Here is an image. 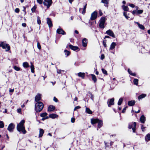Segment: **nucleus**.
Masks as SVG:
<instances>
[{
  "mask_svg": "<svg viewBox=\"0 0 150 150\" xmlns=\"http://www.w3.org/2000/svg\"><path fill=\"white\" fill-rule=\"evenodd\" d=\"M145 127H144L143 125L142 126V129L143 131H144V129Z\"/></svg>",
  "mask_w": 150,
  "mask_h": 150,
  "instance_id": "0e129e2a",
  "label": "nucleus"
},
{
  "mask_svg": "<svg viewBox=\"0 0 150 150\" xmlns=\"http://www.w3.org/2000/svg\"><path fill=\"white\" fill-rule=\"evenodd\" d=\"M23 65L24 68H27L29 67L28 63L27 62H23Z\"/></svg>",
  "mask_w": 150,
  "mask_h": 150,
  "instance_id": "cd10ccee",
  "label": "nucleus"
},
{
  "mask_svg": "<svg viewBox=\"0 0 150 150\" xmlns=\"http://www.w3.org/2000/svg\"><path fill=\"white\" fill-rule=\"evenodd\" d=\"M86 113H87L91 114L92 113V111L89 108L87 107L86 108Z\"/></svg>",
  "mask_w": 150,
  "mask_h": 150,
  "instance_id": "c85d7f7f",
  "label": "nucleus"
},
{
  "mask_svg": "<svg viewBox=\"0 0 150 150\" xmlns=\"http://www.w3.org/2000/svg\"><path fill=\"white\" fill-rule=\"evenodd\" d=\"M116 45V44L115 42H113L111 44L110 49V50H112L114 49Z\"/></svg>",
  "mask_w": 150,
  "mask_h": 150,
  "instance_id": "5701e85b",
  "label": "nucleus"
},
{
  "mask_svg": "<svg viewBox=\"0 0 150 150\" xmlns=\"http://www.w3.org/2000/svg\"><path fill=\"white\" fill-rule=\"evenodd\" d=\"M143 12V10H137V13L138 14H141Z\"/></svg>",
  "mask_w": 150,
  "mask_h": 150,
  "instance_id": "37998d69",
  "label": "nucleus"
},
{
  "mask_svg": "<svg viewBox=\"0 0 150 150\" xmlns=\"http://www.w3.org/2000/svg\"><path fill=\"white\" fill-rule=\"evenodd\" d=\"M15 126L12 123H11L8 125L7 128V130L10 132H13L14 128Z\"/></svg>",
  "mask_w": 150,
  "mask_h": 150,
  "instance_id": "1a4fd4ad",
  "label": "nucleus"
},
{
  "mask_svg": "<svg viewBox=\"0 0 150 150\" xmlns=\"http://www.w3.org/2000/svg\"><path fill=\"white\" fill-rule=\"evenodd\" d=\"M134 84L137 85L138 83V80L137 79H135L133 81Z\"/></svg>",
  "mask_w": 150,
  "mask_h": 150,
  "instance_id": "4c0bfd02",
  "label": "nucleus"
},
{
  "mask_svg": "<svg viewBox=\"0 0 150 150\" xmlns=\"http://www.w3.org/2000/svg\"><path fill=\"white\" fill-rule=\"evenodd\" d=\"M26 24L25 23H23L22 24V25L24 27H25L26 26Z\"/></svg>",
  "mask_w": 150,
  "mask_h": 150,
  "instance_id": "69168bd1",
  "label": "nucleus"
},
{
  "mask_svg": "<svg viewBox=\"0 0 150 150\" xmlns=\"http://www.w3.org/2000/svg\"><path fill=\"white\" fill-rule=\"evenodd\" d=\"M44 133V131L43 129H39V137H41L43 135Z\"/></svg>",
  "mask_w": 150,
  "mask_h": 150,
  "instance_id": "f3484780",
  "label": "nucleus"
},
{
  "mask_svg": "<svg viewBox=\"0 0 150 150\" xmlns=\"http://www.w3.org/2000/svg\"><path fill=\"white\" fill-rule=\"evenodd\" d=\"M25 121L24 120H22L21 122L18 124L17 126V130L19 132H21L23 134H25L26 133V131L25 129L24 123Z\"/></svg>",
  "mask_w": 150,
  "mask_h": 150,
  "instance_id": "f257e3e1",
  "label": "nucleus"
},
{
  "mask_svg": "<svg viewBox=\"0 0 150 150\" xmlns=\"http://www.w3.org/2000/svg\"><path fill=\"white\" fill-rule=\"evenodd\" d=\"M127 108V107H126L124 108V109H123L122 111V113H124L125 111Z\"/></svg>",
  "mask_w": 150,
  "mask_h": 150,
  "instance_id": "13d9d810",
  "label": "nucleus"
},
{
  "mask_svg": "<svg viewBox=\"0 0 150 150\" xmlns=\"http://www.w3.org/2000/svg\"><path fill=\"white\" fill-rule=\"evenodd\" d=\"M57 32L59 34H61L62 35H64L66 34L65 32L61 28L57 29Z\"/></svg>",
  "mask_w": 150,
  "mask_h": 150,
  "instance_id": "f8f14e48",
  "label": "nucleus"
},
{
  "mask_svg": "<svg viewBox=\"0 0 150 150\" xmlns=\"http://www.w3.org/2000/svg\"><path fill=\"white\" fill-rule=\"evenodd\" d=\"M13 68L15 70L17 71H19L20 70V68L16 66H14Z\"/></svg>",
  "mask_w": 150,
  "mask_h": 150,
  "instance_id": "a19ab883",
  "label": "nucleus"
},
{
  "mask_svg": "<svg viewBox=\"0 0 150 150\" xmlns=\"http://www.w3.org/2000/svg\"><path fill=\"white\" fill-rule=\"evenodd\" d=\"M145 140L147 142L150 140V134H148L145 137Z\"/></svg>",
  "mask_w": 150,
  "mask_h": 150,
  "instance_id": "a878e982",
  "label": "nucleus"
},
{
  "mask_svg": "<svg viewBox=\"0 0 150 150\" xmlns=\"http://www.w3.org/2000/svg\"><path fill=\"white\" fill-rule=\"evenodd\" d=\"M146 96V95L145 94H142V95L139 96L138 97L139 100L143 98Z\"/></svg>",
  "mask_w": 150,
  "mask_h": 150,
  "instance_id": "bb28decb",
  "label": "nucleus"
},
{
  "mask_svg": "<svg viewBox=\"0 0 150 150\" xmlns=\"http://www.w3.org/2000/svg\"><path fill=\"white\" fill-rule=\"evenodd\" d=\"M47 23L49 28L52 26V24L50 19L49 18H47Z\"/></svg>",
  "mask_w": 150,
  "mask_h": 150,
  "instance_id": "ddd939ff",
  "label": "nucleus"
},
{
  "mask_svg": "<svg viewBox=\"0 0 150 150\" xmlns=\"http://www.w3.org/2000/svg\"><path fill=\"white\" fill-rule=\"evenodd\" d=\"M14 91V89H9V92H13Z\"/></svg>",
  "mask_w": 150,
  "mask_h": 150,
  "instance_id": "338daca9",
  "label": "nucleus"
},
{
  "mask_svg": "<svg viewBox=\"0 0 150 150\" xmlns=\"http://www.w3.org/2000/svg\"><path fill=\"white\" fill-rule=\"evenodd\" d=\"M36 7L35 6H34L32 8H31V11L33 13H34L35 12L36 9Z\"/></svg>",
  "mask_w": 150,
  "mask_h": 150,
  "instance_id": "79ce46f5",
  "label": "nucleus"
},
{
  "mask_svg": "<svg viewBox=\"0 0 150 150\" xmlns=\"http://www.w3.org/2000/svg\"><path fill=\"white\" fill-rule=\"evenodd\" d=\"M105 57L104 54H102L101 55L100 59L101 60H103L104 58Z\"/></svg>",
  "mask_w": 150,
  "mask_h": 150,
  "instance_id": "4d7b16f0",
  "label": "nucleus"
},
{
  "mask_svg": "<svg viewBox=\"0 0 150 150\" xmlns=\"http://www.w3.org/2000/svg\"><path fill=\"white\" fill-rule=\"evenodd\" d=\"M93 98H94V96H93L92 94H91V99L92 100H93Z\"/></svg>",
  "mask_w": 150,
  "mask_h": 150,
  "instance_id": "774afa93",
  "label": "nucleus"
},
{
  "mask_svg": "<svg viewBox=\"0 0 150 150\" xmlns=\"http://www.w3.org/2000/svg\"><path fill=\"white\" fill-rule=\"evenodd\" d=\"M41 99V95L40 94H38L35 97V101L37 102H38Z\"/></svg>",
  "mask_w": 150,
  "mask_h": 150,
  "instance_id": "dca6fc26",
  "label": "nucleus"
},
{
  "mask_svg": "<svg viewBox=\"0 0 150 150\" xmlns=\"http://www.w3.org/2000/svg\"><path fill=\"white\" fill-rule=\"evenodd\" d=\"M49 117L52 119L57 118L58 117V115H57L54 114H52L49 115Z\"/></svg>",
  "mask_w": 150,
  "mask_h": 150,
  "instance_id": "412c9836",
  "label": "nucleus"
},
{
  "mask_svg": "<svg viewBox=\"0 0 150 150\" xmlns=\"http://www.w3.org/2000/svg\"><path fill=\"white\" fill-rule=\"evenodd\" d=\"M106 33L108 35L112 37L113 38H115V36L113 32L110 30H109L106 31Z\"/></svg>",
  "mask_w": 150,
  "mask_h": 150,
  "instance_id": "9b49d317",
  "label": "nucleus"
},
{
  "mask_svg": "<svg viewBox=\"0 0 150 150\" xmlns=\"http://www.w3.org/2000/svg\"><path fill=\"white\" fill-rule=\"evenodd\" d=\"M37 22L39 24H40L41 23V21L40 20V18L39 16H38L37 17Z\"/></svg>",
  "mask_w": 150,
  "mask_h": 150,
  "instance_id": "c03bdc74",
  "label": "nucleus"
},
{
  "mask_svg": "<svg viewBox=\"0 0 150 150\" xmlns=\"http://www.w3.org/2000/svg\"><path fill=\"white\" fill-rule=\"evenodd\" d=\"M98 13L97 12L94 11L92 13L91 15L90 19L91 20H93L96 19L97 17Z\"/></svg>",
  "mask_w": 150,
  "mask_h": 150,
  "instance_id": "6e6552de",
  "label": "nucleus"
},
{
  "mask_svg": "<svg viewBox=\"0 0 150 150\" xmlns=\"http://www.w3.org/2000/svg\"><path fill=\"white\" fill-rule=\"evenodd\" d=\"M52 0H45L43 2V4L45 6H46L48 8L51 5Z\"/></svg>",
  "mask_w": 150,
  "mask_h": 150,
  "instance_id": "0eeeda50",
  "label": "nucleus"
},
{
  "mask_svg": "<svg viewBox=\"0 0 150 150\" xmlns=\"http://www.w3.org/2000/svg\"><path fill=\"white\" fill-rule=\"evenodd\" d=\"M136 125V122H133L130 123L129 124L128 128L130 129H132L133 130V132H135V128Z\"/></svg>",
  "mask_w": 150,
  "mask_h": 150,
  "instance_id": "423d86ee",
  "label": "nucleus"
},
{
  "mask_svg": "<svg viewBox=\"0 0 150 150\" xmlns=\"http://www.w3.org/2000/svg\"><path fill=\"white\" fill-rule=\"evenodd\" d=\"M47 114L46 112H44L40 114V116L42 117H45L47 116Z\"/></svg>",
  "mask_w": 150,
  "mask_h": 150,
  "instance_id": "2f4dec72",
  "label": "nucleus"
},
{
  "mask_svg": "<svg viewBox=\"0 0 150 150\" xmlns=\"http://www.w3.org/2000/svg\"><path fill=\"white\" fill-rule=\"evenodd\" d=\"M63 71V70H61L57 69V72L58 74H60L61 72V71Z\"/></svg>",
  "mask_w": 150,
  "mask_h": 150,
  "instance_id": "6e6d98bb",
  "label": "nucleus"
},
{
  "mask_svg": "<svg viewBox=\"0 0 150 150\" xmlns=\"http://www.w3.org/2000/svg\"><path fill=\"white\" fill-rule=\"evenodd\" d=\"M31 63V64L30 66L31 71L33 73L34 72V67L33 65L32 64V63Z\"/></svg>",
  "mask_w": 150,
  "mask_h": 150,
  "instance_id": "473e14b6",
  "label": "nucleus"
},
{
  "mask_svg": "<svg viewBox=\"0 0 150 150\" xmlns=\"http://www.w3.org/2000/svg\"><path fill=\"white\" fill-rule=\"evenodd\" d=\"M122 7L124 11H128L129 10V8L127 6L123 5Z\"/></svg>",
  "mask_w": 150,
  "mask_h": 150,
  "instance_id": "c756f323",
  "label": "nucleus"
},
{
  "mask_svg": "<svg viewBox=\"0 0 150 150\" xmlns=\"http://www.w3.org/2000/svg\"><path fill=\"white\" fill-rule=\"evenodd\" d=\"M37 2L40 4H41L42 3V0H36Z\"/></svg>",
  "mask_w": 150,
  "mask_h": 150,
  "instance_id": "de8ad7c7",
  "label": "nucleus"
},
{
  "mask_svg": "<svg viewBox=\"0 0 150 150\" xmlns=\"http://www.w3.org/2000/svg\"><path fill=\"white\" fill-rule=\"evenodd\" d=\"M43 107L44 105L42 102H38L35 105V110L37 112H40L42 111Z\"/></svg>",
  "mask_w": 150,
  "mask_h": 150,
  "instance_id": "f03ea898",
  "label": "nucleus"
},
{
  "mask_svg": "<svg viewBox=\"0 0 150 150\" xmlns=\"http://www.w3.org/2000/svg\"><path fill=\"white\" fill-rule=\"evenodd\" d=\"M78 75L79 77H81L82 79L84 78L85 74L84 73L79 72L78 74Z\"/></svg>",
  "mask_w": 150,
  "mask_h": 150,
  "instance_id": "4be33fe9",
  "label": "nucleus"
},
{
  "mask_svg": "<svg viewBox=\"0 0 150 150\" xmlns=\"http://www.w3.org/2000/svg\"><path fill=\"white\" fill-rule=\"evenodd\" d=\"M114 98H112L108 100L107 104L109 107H110L111 105L114 104Z\"/></svg>",
  "mask_w": 150,
  "mask_h": 150,
  "instance_id": "9d476101",
  "label": "nucleus"
},
{
  "mask_svg": "<svg viewBox=\"0 0 150 150\" xmlns=\"http://www.w3.org/2000/svg\"><path fill=\"white\" fill-rule=\"evenodd\" d=\"M91 122L92 124H94L98 123V128H100L103 125L102 121L99 120L98 119H91Z\"/></svg>",
  "mask_w": 150,
  "mask_h": 150,
  "instance_id": "7ed1b4c3",
  "label": "nucleus"
},
{
  "mask_svg": "<svg viewBox=\"0 0 150 150\" xmlns=\"http://www.w3.org/2000/svg\"><path fill=\"white\" fill-rule=\"evenodd\" d=\"M19 9L18 8H16L15 9V11L16 13H18L19 11Z\"/></svg>",
  "mask_w": 150,
  "mask_h": 150,
  "instance_id": "864d4df0",
  "label": "nucleus"
},
{
  "mask_svg": "<svg viewBox=\"0 0 150 150\" xmlns=\"http://www.w3.org/2000/svg\"><path fill=\"white\" fill-rule=\"evenodd\" d=\"M136 23L137 24L140 28L142 30H144V27L143 25L140 24L138 22H137Z\"/></svg>",
  "mask_w": 150,
  "mask_h": 150,
  "instance_id": "b1692460",
  "label": "nucleus"
},
{
  "mask_svg": "<svg viewBox=\"0 0 150 150\" xmlns=\"http://www.w3.org/2000/svg\"><path fill=\"white\" fill-rule=\"evenodd\" d=\"M53 100L54 101L56 102L58 101L57 99L55 97H54Z\"/></svg>",
  "mask_w": 150,
  "mask_h": 150,
  "instance_id": "bf43d9fd",
  "label": "nucleus"
},
{
  "mask_svg": "<svg viewBox=\"0 0 150 150\" xmlns=\"http://www.w3.org/2000/svg\"><path fill=\"white\" fill-rule=\"evenodd\" d=\"M48 118H49L48 117V116H47V117H44V118H42V120H45V119H47Z\"/></svg>",
  "mask_w": 150,
  "mask_h": 150,
  "instance_id": "052dcab7",
  "label": "nucleus"
},
{
  "mask_svg": "<svg viewBox=\"0 0 150 150\" xmlns=\"http://www.w3.org/2000/svg\"><path fill=\"white\" fill-rule=\"evenodd\" d=\"M123 15L127 19H128L129 17L127 16V12H124L123 13Z\"/></svg>",
  "mask_w": 150,
  "mask_h": 150,
  "instance_id": "a18cd8bd",
  "label": "nucleus"
},
{
  "mask_svg": "<svg viewBox=\"0 0 150 150\" xmlns=\"http://www.w3.org/2000/svg\"><path fill=\"white\" fill-rule=\"evenodd\" d=\"M69 47L70 49L74 51L77 50V51H78L79 50L78 47L77 46H74L70 45H69Z\"/></svg>",
  "mask_w": 150,
  "mask_h": 150,
  "instance_id": "4468645a",
  "label": "nucleus"
},
{
  "mask_svg": "<svg viewBox=\"0 0 150 150\" xmlns=\"http://www.w3.org/2000/svg\"><path fill=\"white\" fill-rule=\"evenodd\" d=\"M135 103V101L134 100L129 101L128 103V105L130 106H133Z\"/></svg>",
  "mask_w": 150,
  "mask_h": 150,
  "instance_id": "6ab92c4d",
  "label": "nucleus"
},
{
  "mask_svg": "<svg viewBox=\"0 0 150 150\" xmlns=\"http://www.w3.org/2000/svg\"><path fill=\"white\" fill-rule=\"evenodd\" d=\"M103 45L104 46L106 47H107V45L106 44V42L105 41H103Z\"/></svg>",
  "mask_w": 150,
  "mask_h": 150,
  "instance_id": "09e8293b",
  "label": "nucleus"
},
{
  "mask_svg": "<svg viewBox=\"0 0 150 150\" xmlns=\"http://www.w3.org/2000/svg\"><path fill=\"white\" fill-rule=\"evenodd\" d=\"M87 4H86L83 7V11H82V13L84 14L86 11V8Z\"/></svg>",
  "mask_w": 150,
  "mask_h": 150,
  "instance_id": "ea45409f",
  "label": "nucleus"
},
{
  "mask_svg": "<svg viewBox=\"0 0 150 150\" xmlns=\"http://www.w3.org/2000/svg\"><path fill=\"white\" fill-rule=\"evenodd\" d=\"M4 127V124L3 121H0V128H3Z\"/></svg>",
  "mask_w": 150,
  "mask_h": 150,
  "instance_id": "c9c22d12",
  "label": "nucleus"
},
{
  "mask_svg": "<svg viewBox=\"0 0 150 150\" xmlns=\"http://www.w3.org/2000/svg\"><path fill=\"white\" fill-rule=\"evenodd\" d=\"M99 15H100V16H101L102 15V14H103L102 12L100 10H99Z\"/></svg>",
  "mask_w": 150,
  "mask_h": 150,
  "instance_id": "e2e57ef3",
  "label": "nucleus"
},
{
  "mask_svg": "<svg viewBox=\"0 0 150 150\" xmlns=\"http://www.w3.org/2000/svg\"><path fill=\"white\" fill-rule=\"evenodd\" d=\"M105 18L102 17L99 21V26L100 28L103 29L105 26Z\"/></svg>",
  "mask_w": 150,
  "mask_h": 150,
  "instance_id": "20e7f679",
  "label": "nucleus"
},
{
  "mask_svg": "<svg viewBox=\"0 0 150 150\" xmlns=\"http://www.w3.org/2000/svg\"><path fill=\"white\" fill-rule=\"evenodd\" d=\"M128 71L129 73L132 76H135L136 75V74L135 73H132V71L130 70V69H128Z\"/></svg>",
  "mask_w": 150,
  "mask_h": 150,
  "instance_id": "393cba45",
  "label": "nucleus"
},
{
  "mask_svg": "<svg viewBox=\"0 0 150 150\" xmlns=\"http://www.w3.org/2000/svg\"><path fill=\"white\" fill-rule=\"evenodd\" d=\"M64 52L65 55H67V57L70 54V52L67 50H65L64 51Z\"/></svg>",
  "mask_w": 150,
  "mask_h": 150,
  "instance_id": "e433bc0d",
  "label": "nucleus"
},
{
  "mask_svg": "<svg viewBox=\"0 0 150 150\" xmlns=\"http://www.w3.org/2000/svg\"><path fill=\"white\" fill-rule=\"evenodd\" d=\"M146 120V118L144 115H142L140 117V120L141 123H144Z\"/></svg>",
  "mask_w": 150,
  "mask_h": 150,
  "instance_id": "a211bd4d",
  "label": "nucleus"
},
{
  "mask_svg": "<svg viewBox=\"0 0 150 150\" xmlns=\"http://www.w3.org/2000/svg\"><path fill=\"white\" fill-rule=\"evenodd\" d=\"M17 112L18 113H20L21 112V109L19 108V109H17Z\"/></svg>",
  "mask_w": 150,
  "mask_h": 150,
  "instance_id": "680f3d73",
  "label": "nucleus"
},
{
  "mask_svg": "<svg viewBox=\"0 0 150 150\" xmlns=\"http://www.w3.org/2000/svg\"><path fill=\"white\" fill-rule=\"evenodd\" d=\"M75 119L74 118L72 117L71 119V122L72 123H74L75 122Z\"/></svg>",
  "mask_w": 150,
  "mask_h": 150,
  "instance_id": "3c124183",
  "label": "nucleus"
},
{
  "mask_svg": "<svg viewBox=\"0 0 150 150\" xmlns=\"http://www.w3.org/2000/svg\"><path fill=\"white\" fill-rule=\"evenodd\" d=\"M37 45V47H38V48L39 50H40L41 49V47L40 45V43H39V42H38Z\"/></svg>",
  "mask_w": 150,
  "mask_h": 150,
  "instance_id": "49530a36",
  "label": "nucleus"
},
{
  "mask_svg": "<svg viewBox=\"0 0 150 150\" xmlns=\"http://www.w3.org/2000/svg\"><path fill=\"white\" fill-rule=\"evenodd\" d=\"M123 101V99L122 98H120L119 100H118V103H117V104L118 105H120L122 103V102Z\"/></svg>",
  "mask_w": 150,
  "mask_h": 150,
  "instance_id": "72a5a7b5",
  "label": "nucleus"
},
{
  "mask_svg": "<svg viewBox=\"0 0 150 150\" xmlns=\"http://www.w3.org/2000/svg\"><path fill=\"white\" fill-rule=\"evenodd\" d=\"M80 108H81V107L79 106H76L74 108V111L76 110L77 109H79Z\"/></svg>",
  "mask_w": 150,
  "mask_h": 150,
  "instance_id": "8fccbe9b",
  "label": "nucleus"
},
{
  "mask_svg": "<svg viewBox=\"0 0 150 150\" xmlns=\"http://www.w3.org/2000/svg\"><path fill=\"white\" fill-rule=\"evenodd\" d=\"M108 0H102L101 2L103 4H108Z\"/></svg>",
  "mask_w": 150,
  "mask_h": 150,
  "instance_id": "f704fd0d",
  "label": "nucleus"
},
{
  "mask_svg": "<svg viewBox=\"0 0 150 150\" xmlns=\"http://www.w3.org/2000/svg\"><path fill=\"white\" fill-rule=\"evenodd\" d=\"M129 6L132 8H134L135 7L134 5L132 4H129Z\"/></svg>",
  "mask_w": 150,
  "mask_h": 150,
  "instance_id": "5fc2aeb1",
  "label": "nucleus"
},
{
  "mask_svg": "<svg viewBox=\"0 0 150 150\" xmlns=\"http://www.w3.org/2000/svg\"><path fill=\"white\" fill-rule=\"evenodd\" d=\"M0 47H1L3 49H5L6 51H8L10 49V47L9 45L3 42H1L0 44Z\"/></svg>",
  "mask_w": 150,
  "mask_h": 150,
  "instance_id": "39448f33",
  "label": "nucleus"
},
{
  "mask_svg": "<svg viewBox=\"0 0 150 150\" xmlns=\"http://www.w3.org/2000/svg\"><path fill=\"white\" fill-rule=\"evenodd\" d=\"M92 78V80L94 82H96L97 81V79L96 76L94 74H91Z\"/></svg>",
  "mask_w": 150,
  "mask_h": 150,
  "instance_id": "7c9ffc66",
  "label": "nucleus"
},
{
  "mask_svg": "<svg viewBox=\"0 0 150 150\" xmlns=\"http://www.w3.org/2000/svg\"><path fill=\"white\" fill-rule=\"evenodd\" d=\"M103 73L107 75L108 74L107 71L104 69H101Z\"/></svg>",
  "mask_w": 150,
  "mask_h": 150,
  "instance_id": "58836bf2",
  "label": "nucleus"
},
{
  "mask_svg": "<svg viewBox=\"0 0 150 150\" xmlns=\"http://www.w3.org/2000/svg\"><path fill=\"white\" fill-rule=\"evenodd\" d=\"M136 13H137V10H134L132 12V13L134 15H135Z\"/></svg>",
  "mask_w": 150,
  "mask_h": 150,
  "instance_id": "603ef678",
  "label": "nucleus"
},
{
  "mask_svg": "<svg viewBox=\"0 0 150 150\" xmlns=\"http://www.w3.org/2000/svg\"><path fill=\"white\" fill-rule=\"evenodd\" d=\"M82 44L83 46L86 47L87 44V40L86 38L83 39L82 41Z\"/></svg>",
  "mask_w": 150,
  "mask_h": 150,
  "instance_id": "2eb2a0df",
  "label": "nucleus"
},
{
  "mask_svg": "<svg viewBox=\"0 0 150 150\" xmlns=\"http://www.w3.org/2000/svg\"><path fill=\"white\" fill-rule=\"evenodd\" d=\"M55 109L54 106L52 105H50L48 108V110L49 111H52L54 110Z\"/></svg>",
  "mask_w": 150,
  "mask_h": 150,
  "instance_id": "aec40b11",
  "label": "nucleus"
}]
</instances>
